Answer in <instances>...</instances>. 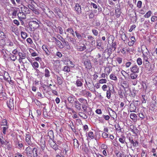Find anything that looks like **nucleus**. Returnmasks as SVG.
I'll use <instances>...</instances> for the list:
<instances>
[{
	"label": "nucleus",
	"mask_w": 157,
	"mask_h": 157,
	"mask_svg": "<svg viewBox=\"0 0 157 157\" xmlns=\"http://www.w3.org/2000/svg\"><path fill=\"white\" fill-rule=\"evenodd\" d=\"M141 50L143 54V59L145 61H147V59H148V57L150 58L149 54L150 52L146 47L144 45H142L141 47Z\"/></svg>",
	"instance_id": "1"
},
{
	"label": "nucleus",
	"mask_w": 157,
	"mask_h": 157,
	"mask_svg": "<svg viewBox=\"0 0 157 157\" xmlns=\"http://www.w3.org/2000/svg\"><path fill=\"white\" fill-rule=\"evenodd\" d=\"M30 21L29 23V28L30 31H34L36 29L38 28L39 26L40 22L37 21Z\"/></svg>",
	"instance_id": "2"
},
{
	"label": "nucleus",
	"mask_w": 157,
	"mask_h": 157,
	"mask_svg": "<svg viewBox=\"0 0 157 157\" xmlns=\"http://www.w3.org/2000/svg\"><path fill=\"white\" fill-rule=\"evenodd\" d=\"M146 63L144 64L145 70L147 73H151L152 71V66L148 61V59L147 61H145Z\"/></svg>",
	"instance_id": "3"
},
{
	"label": "nucleus",
	"mask_w": 157,
	"mask_h": 157,
	"mask_svg": "<svg viewBox=\"0 0 157 157\" xmlns=\"http://www.w3.org/2000/svg\"><path fill=\"white\" fill-rule=\"evenodd\" d=\"M4 79L7 81L9 84L11 85L13 84V82L11 79V78L9 76L8 73L7 72H5L3 76Z\"/></svg>",
	"instance_id": "4"
},
{
	"label": "nucleus",
	"mask_w": 157,
	"mask_h": 157,
	"mask_svg": "<svg viewBox=\"0 0 157 157\" xmlns=\"http://www.w3.org/2000/svg\"><path fill=\"white\" fill-rule=\"evenodd\" d=\"M48 143L50 146L55 150L59 149L58 145L52 140H49Z\"/></svg>",
	"instance_id": "5"
},
{
	"label": "nucleus",
	"mask_w": 157,
	"mask_h": 157,
	"mask_svg": "<svg viewBox=\"0 0 157 157\" xmlns=\"http://www.w3.org/2000/svg\"><path fill=\"white\" fill-rule=\"evenodd\" d=\"M25 138V140L27 144L29 145L33 146V144L31 141L30 135L27 133L26 134Z\"/></svg>",
	"instance_id": "6"
},
{
	"label": "nucleus",
	"mask_w": 157,
	"mask_h": 157,
	"mask_svg": "<svg viewBox=\"0 0 157 157\" xmlns=\"http://www.w3.org/2000/svg\"><path fill=\"white\" fill-rule=\"evenodd\" d=\"M130 71L133 73H138L139 71V68L136 65H134L130 68Z\"/></svg>",
	"instance_id": "7"
},
{
	"label": "nucleus",
	"mask_w": 157,
	"mask_h": 157,
	"mask_svg": "<svg viewBox=\"0 0 157 157\" xmlns=\"http://www.w3.org/2000/svg\"><path fill=\"white\" fill-rule=\"evenodd\" d=\"M7 105L8 107L10 110L13 109L14 108V104L13 99H10L9 101H7Z\"/></svg>",
	"instance_id": "8"
},
{
	"label": "nucleus",
	"mask_w": 157,
	"mask_h": 157,
	"mask_svg": "<svg viewBox=\"0 0 157 157\" xmlns=\"http://www.w3.org/2000/svg\"><path fill=\"white\" fill-rule=\"evenodd\" d=\"M21 12L26 15L29 14L30 13V10L28 8L24 6L21 7Z\"/></svg>",
	"instance_id": "9"
},
{
	"label": "nucleus",
	"mask_w": 157,
	"mask_h": 157,
	"mask_svg": "<svg viewBox=\"0 0 157 157\" xmlns=\"http://www.w3.org/2000/svg\"><path fill=\"white\" fill-rule=\"evenodd\" d=\"M18 56L19 58L18 61L20 63L22 62V60L24 59L26 57V54L23 53L21 52H19L18 53Z\"/></svg>",
	"instance_id": "10"
},
{
	"label": "nucleus",
	"mask_w": 157,
	"mask_h": 157,
	"mask_svg": "<svg viewBox=\"0 0 157 157\" xmlns=\"http://www.w3.org/2000/svg\"><path fill=\"white\" fill-rule=\"evenodd\" d=\"M62 148L64 149L63 152H65L66 154L69 151L70 149L69 147L66 143H64L62 145Z\"/></svg>",
	"instance_id": "11"
},
{
	"label": "nucleus",
	"mask_w": 157,
	"mask_h": 157,
	"mask_svg": "<svg viewBox=\"0 0 157 157\" xmlns=\"http://www.w3.org/2000/svg\"><path fill=\"white\" fill-rule=\"evenodd\" d=\"M75 10L78 14H80L81 13V9L78 4L76 3L75 7Z\"/></svg>",
	"instance_id": "12"
},
{
	"label": "nucleus",
	"mask_w": 157,
	"mask_h": 157,
	"mask_svg": "<svg viewBox=\"0 0 157 157\" xmlns=\"http://www.w3.org/2000/svg\"><path fill=\"white\" fill-rule=\"evenodd\" d=\"M26 153L28 156H31L33 151V149L30 147L28 146L25 149Z\"/></svg>",
	"instance_id": "13"
},
{
	"label": "nucleus",
	"mask_w": 157,
	"mask_h": 157,
	"mask_svg": "<svg viewBox=\"0 0 157 157\" xmlns=\"http://www.w3.org/2000/svg\"><path fill=\"white\" fill-rule=\"evenodd\" d=\"M26 14L22 12L21 11H20L17 14L18 17L20 20L25 19L26 18Z\"/></svg>",
	"instance_id": "14"
},
{
	"label": "nucleus",
	"mask_w": 157,
	"mask_h": 157,
	"mask_svg": "<svg viewBox=\"0 0 157 157\" xmlns=\"http://www.w3.org/2000/svg\"><path fill=\"white\" fill-rule=\"evenodd\" d=\"M129 140L131 144H132L134 147H137L138 146V142L136 140H133L132 138H130Z\"/></svg>",
	"instance_id": "15"
},
{
	"label": "nucleus",
	"mask_w": 157,
	"mask_h": 157,
	"mask_svg": "<svg viewBox=\"0 0 157 157\" xmlns=\"http://www.w3.org/2000/svg\"><path fill=\"white\" fill-rule=\"evenodd\" d=\"M67 100L69 103H73L74 102H75V101L77 100L75 96H73L69 97L67 98Z\"/></svg>",
	"instance_id": "16"
},
{
	"label": "nucleus",
	"mask_w": 157,
	"mask_h": 157,
	"mask_svg": "<svg viewBox=\"0 0 157 157\" xmlns=\"http://www.w3.org/2000/svg\"><path fill=\"white\" fill-rule=\"evenodd\" d=\"M74 104L75 108L78 110H80L81 109V104L77 100L75 101Z\"/></svg>",
	"instance_id": "17"
},
{
	"label": "nucleus",
	"mask_w": 157,
	"mask_h": 157,
	"mask_svg": "<svg viewBox=\"0 0 157 157\" xmlns=\"http://www.w3.org/2000/svg\"><path fill=\"white\" fill-rule=\"evenodd\" d=\"M84 64L86 68L90 69L91 67V66L89 60L87 59L84 62Z\"/></svg>",
	"instance_id": "18"
},
{
	"label": "nucleus",
	"mask_w": 157,
	"mask_h": 157,
	"mask_svg": "<svg viewBox=\"0 0 157 157\" xmlns=\"http://www.w3.org/2000/svg\"><path fill=\"white\" fill-rule=\"evenodd\" d=\"M33 157H38V150L36 147H34L33 149Z\"/></svg>",
	"instance_id": "19"
},
{
	"label": "nucleus",
	"mask_w": 157,
	"mask_h": 157,
	"mask_svg": "<svg viewBox=\"0 0 157 157\" xmlns=\"http://www.w3.org/2000/svg\"><path fill=\"white\" fill-rule=\"evenodd\" d=\"M42 48L47 55H49L50 54V52H49L46 45H43L42 46Z\"/></svg>",
	"instance_id": "20"
},
{
	"label": "nucleus",
	"mask_w": 157,
	"mask_h": 157,
	"mask_svg": "<svg viewBox=\"0 0 157 157\" xmlns=\"http://www.w3.org/2000/svg\"><path fill=\"white\" fill-rule=\"evenodd\" d=\"M30 63H31V64L32 66L33 67L34 69L38 68L39 67V65L38 63L36 61H34L33 62H31L29 60Z\"/></svg>",
	"instance_id": "21"
},
{
	"label": "nucleus",
	"mask_w": 157,
	"mask_h": 157,
	"mask_svg": "<svg viewBox=\"0 0 157 157\" xmlns=\"http://www.w3.org/2000/svg\"><path fill=\"white\" fill-rule=\"evenodd\" d=\"M86 47L84 44H82V45H79L77 46V49L78 51H82L86 49Z\"/></svg>",
	"instance_id": "22"
},
{
	"label": "nucleus",
	"mask_w": 157,
	"mask_h": 157,
	"mask_svg": "<svg viewBox=\"0 0 157 157\" xmlns=\"http://www.w3.org/2000/svg\"><path fill=\"white\" fill-rule=\"evenodd\" d=\"M125 137L124 136H122L120 138L119 140L122 144H125L127 146V143L125 142Z\"/></svg>",
	"instance_id": "23"
},
{
	"label": "nucleus",
	"mask_w": 157,
	"mask_h": 157,
	"mask_svg": "<svg viewBox=\"0 0 157 157\" xmlns=\"http://www.w3.org/2000/svg\"><path fill=\"white\" fill-rule=\"evenodd\" d=\"M136 108L135 105H130V107L129 108V110L131 112H136Z\"/></svg>",
	"instance_id": "24"
},
{
	"label": "nucleus",
	"mask_w": 157,
	"mask_h": 157,
	"mask_svg": "<svg viewBox=\"0 0 157 157\" xmlns=\"http://www.w3.org/2000/svg\"><path fill=\"white\" fill-rule=\"evenodd\" d=\"M130 117L131 119L133 121H136L137 120V116L135 113H131L130 115Z\"/></svg>",
	"instance_id": "25"
},
{
	"label": "nucleus",
	"mask_w": 157,
	"mask_h": 157,
	"mask_svg": "<svg viewBox=\"0 0 157 157\" xmlns=\"http://www.w3.org/2000/svg\"><path fill=\"white\" fill-rule=\"evenodd\" d=\"M48 136L49 137L50 139V140H52V138L54 137L53 131L51 130L49 131L48 132Z\"/></svg>",
	"instance_id": "26"
},
{
	"label": "nucleus",
	"mask_w": 157,
	"mask_h": 157,
	"mask_svg": "<svg viewBox=\"0 0 157 157\" xmlns=\"http://www.w3.org/2000/svg\"><path fill=\"white\" fill-rule=\"evenodd\" d=\"M45 73H44V76L48 78L49 77L50 75V72L49 70L47 68H45Z\"/></svg>",
	"instance_id": "27"
},
{
	"label": "nucleus",
	"mask_w": 157,
	"mask_h": 157,
	"mask_svg": "<svg viewBox=\"0 0 157 157\" xmlns=\"http://www.w3.org/2000/svg\"><path fill=\"white\" fill-rule=\"evenodd\" d=\"M62 70L65 72H69L70 71V69L68 66H67L63 67Z\"/></svg>",
	"instance_id": "28"
},
{
	"label": "nucleus",
	"mask_w": 157,
	"mask_h": 157,
	"mask_svg": "<svg viewBox=\"0 0 157 157\" xmlns=\"http://www.w3.org/2000/svg\"><path fill=\"white\" fill-rule=\"evenodd\" d=\"M135 73H132L130 74V77L131 79H136L138 75Z\"/></svg>",
	"instance_id": "29"
},
{
	"label": "nucleus",
	"mask_w": 157,
	"mask_h": 157,
	"mask_svg": "<svg viewBox=\"0 0 157 157\" xmlns=\"http://www.w3.org/2000/svg\"><path fill=\"white\" fill-rule=\"evenodd\" d=\"M121 86L124 88H128L129 85L128 82L126 81H124L121 84Z\"/></svg>",
	"instance_id": "30"
},
{
	"label": "nucleus",
	"mask_w": 157,
	"mask_h": 157,
	"mask_svg": "<svg viewBox=\"0 0 157 157\" xmlns=\"http://www.w3.org/2000/svg\"><path fill=\"white\" fill-rule=\"evenodd\" d=\"M41 141L40 142L39 145H40L42 151L44 150L45 147V141H44L43 142H42V144H41Z\"/></svg>",
	"instance_id": "31"
},
{
	"label": "nucleus",
	"mask_w": 157,
	"mask_h": 157,
	"mask_svg": "<svg viewBox=\"0 0 157 157\" xmlns=\"http://www.w3.org/2000/svg\"><path fill=\"white\" fill-rule=\"evenodd\" d=\"M56 44L57 45L58 47L60 48H62L63 47V46L62 43L59 40L56 42Z\"/></svg>",
	"instance_id": "32"
},
{
	"label": "nucleus",
	"mask_w": 157,
	"mask_h": 157,
	"mask_svg": "<svg viewBox=\"0 0 157 157\" xmlns=\"http://www.w3.org/2000/svg\"><path fill=\"white\" fill-rule=\"evenodd\" d=\"M74 144L75 147L78 148L79 145L78 141L76 139H74Z\"/></svg>",
	"instance_id": "33"
},
{
	"label": "nucleus",
	"mask_w": 157,
	"mask_h": 157,
	"mask_svg": "<svg viewBox=\"0 0 157 157\" xmlns=\"http://www.w3.org/2000/svg\"><path fill=\"white\" fill-rule=\"evenodd\" d=\"M67 31L71 34L73 36H75V35L74 34V31L73 30V29L71 28H68L67 29Z\"/></svg>",
	"instance_id": "34"
},
{
	"label": "nucleus",
	"mask_w": 157,
	"mask_h": 157,
	"mask_svg": "<svg viewBox=\"0 0 157 157\" xmlns=\"http://www.w3.org/2000/svg\"><path fill=\"white\" fill-rule=\"evenodd\" d=\"M88 137L89 139H92L94 138V135L93 133L92 132H90L88 134Z\"/></svg>",
	"instance_id": "35"
},
{
	"label": "nucleus",
	"mask_w": 157,
	"mask_h": 157,
	"mask_svg": "<svg viewBox=\"0 0 157 157\" xmlns=\"http://www.w3.org/2000/svg\"><path fill=\"white\" fill-rule=\"evenodd\" d=\"M151 14L152 12L151 11H149L144 15V17L145 18H148L151 15Z\"/></svg>",
	"instance_id": "36"
},
{
	"label": "nucleus",
	"mask_w": 157,
	"mask_h": 157,
	"mask_svg": "<svg viewBox=\"0 0 157 157\" xmlns=\"http://www.w3.org/2000/svg\"><path fill=\"white\" fill-rule=\"evenodd\" d=\"M79 115L80 117H82L84 119H86L87 118V116L85 114L82 112H80L79 113Z\"/></svg>",
	"instance_id": "37"
},
{
	"label": "nucleus",
	"mask_w": 157,
	"mask_h": 157,
	"mask_svg": "<svg viewBox=\"0 0 157 157\" xmlns=\"http://www.w3.org/2000/svg\"><path fill=\"white\" fill-rule=\"evenodd\" d=\"M111 90L110 89L107 91L106 92V97L107 98L109 99L111 97Z\"/></svg>",
	"instance_id": "38"
},
{
	"label": "nucleus",
	"mask_w": 157,
	"mask_h": 157,
	"mask_svg": "<svg viewBox=\"0 0 157 157\" xmlns=\"http://www.w3.org/2000/svg\"><path fill=\"white\" fill-rule=\"evenodd\" d=\"M76 84L77 86H81L82 85V83L79 79L77 80Z\"/></svg>",
	"instance_id": "39"
},
{
	"label": "nucleus",
	"mask_w": 157,
	"mask_h": 157,
	"mask_svg": "<svg viewBox=\"0 0 157 157\" xmlns=\"http://www.w3.org/2000/svg\"><path fill=\"white\" fill-rule=\"evenodd\" d=\"M21 37L23 39H25L27 36V34L25 32L21 31Z\"/></svg>",
	"instance_id": "40"
},
{
	"label": "nucleus",
	"mask_w": 157,
	"mask_h": 157,
	"mask_svg": "<svg viewBox=\"0 0 157 157\" xmlns=\"http://www.w3.org/2000/svg\"><path fill=\"white\" fill-rule=\"evenodd\" d=\"M79 101L81 103H83L84 104L87 103V101L86 100L83 98H80L78 99Z\"/></svg>",
	"instance_id": "41"
},
{
	"label": "nucleus",
	"mask_w": 157,
	"mask_h": 157,
	"mask_svg": "<svg viewBox=\"0 0 157 157\" xmlns=\"http://www.w3.org/2000/svg\"><path fill=\"white\" fill-rule=\"evenodd\" d=\"M7 120L5 119L2 121L1 125V126H6L7 125Z\"/></svg>",
	"instance_id": "42"
},
{
	"label": "nucleus",
	"mask_w": 157,
	"mask_h": 157,
	"mask_svg": "<svg viewBox=\"0 0 157 157\" xmlns=\"http://www.w3.org/2000/svg\"><path fill=\"white\" fill-rule=\"evenodd\" d=\"M2 132L4 134H6V131L7 130L8 128V127L7 125H6L5 126L3 127L2 128Z\"/></svg>",
	"instance_id": "43"
},
{
	"label": "nucleus",
	"mask_w": 157,
	"mask_h": 157,
	"mask_svg": "<svg viewBox=\"0 0 157 157\" xmlns=\"http://www.w3.org/2000/svg\"><path fill=\"white\" fill-rule=\"evenodd\" d=\"M110 78L111 79L116 81L117 80V77L114 74H111L110 75Z\"/></svg>",
	"instance_id": "44"
},
{
	"label": "nucleus",
	"mask_w": 157,
	"mask_h": 157,
	"mask_svg": "<svg viewBox=\"0 0 157 157\" xmlns=\"http://www.w3.org/2000/svg\"><path fill=\"white\" fill-rule=\"evenodd\" d=\"M56 77L58 84L60 85L62 83V78L58 75H56Z\"/></svg>",
	"instance_id": "45"
},
{
	"label": "nucleus",
	"mask_w": 157,
	"mask_h": 157,
	"mask_svg": "<svg viewBox=\"0 0 157 157\" xmlns=\"http://www.w3.org/2000/svg\"><path fill=\"white\" fill-rule=\"evenodd\" d=\"M137 63L139 65H141L142 63V59L140 58H138L137 59Z\"/></svg>",
	"instance_id": "46"
},
{
	"label": "nucleus",
	"mask_w": 157,
	"mask_h": 157,
	"mask_svg": "<svg viewBox=\"0 0 157 157\" xmlns=\"http://www.w3.org/2000/svg\"><path fill=\"white\" fill-rule=\"evenodd\" d=\"M139 116L141 120L145 118V115L144 113L141 112L139 113Z\"/></svg>",
	"instance_id": "47"
},
{
	"label": "nucleus",
	"mask_w": 157,
	"mask_h": 157,
	"mask_svg": "<svg viewBox=\"0 0 157 157\" xmlns=\"http://www.w3.org/2000/svg\"><path fill=\"white\" fill-rule=\"evenodd\" d=\"M75 33L76 37L78 39H82V35L80 33H79L77 31H75Z\"/></svg>",
	"instance_id": "48"
},
{
	"label": "nucleus",
	"mask_w": 157,
	"mask_h": 157,
	"mask_svg": "<svg viewBox=\"0 0 157 157\" xmlns=\"http://www.w3.org/2000/svg\"><path fill=\"white\" fill-rule=\"evenodd\" d=\"M10 58L11 60L15 61L17 59V56L13 55L11 54L10 55Z\"/></svg>",
	"instance_id": "49"
},
{
	"label": "nucleus",
	"mask_w": 157,
	"mask_h": 157,
	"mask_svg": "<svg viewBox=\"0 0 157 157\" xmlns=\"http://www.w3.org/2000/svg\"><path fill=\"white\" fill-rule=\"evenodd\" d=\"M131 79L132 80H131V82L132 84L134 86L136 85L137 83V80L136 79Z\"/></svg>",
	"instance_id": "50"
},
{
	"label": "nucleus",
	"mask_w": 157,
	"mask_h": 157,
	"mask_svg": "<svg viewBox=\"0 0 157 157\" xmlns=\"http://www.w3.org/2000/svg\"><path fill=\"white\" fill-rule=\"evenodd\" d=\"M121 38L122 40L124 41H125L126 40L127 38L126 36L125 33H123L122 34Z\"/></svg>",
	"instance_id": "51"
},
{
	"label": "nucleus",
	"mask_w": 157,
	"mask_h": 157,
	"mask_svg": "<svg viewBox=\"0 0 157 157\" xmlns=\"http://www.w3.org/2000/svg\"><path fill=\"white\" fill-rule=\"evenodd\" d=\"M3 137L2 136H0V142L2 144H6V142L3 140Z\"/></svg>",
	"instance_id": "52"
},
{
	"label": "nucleus",
	"mask_w": 157,
	"mask_h": 157,
	"mask_svg": "<svg viewBox=\"0 0 157 157\" xmlns=\"http://www.w3.org/2000/svg\"><path fill=\"white\" fill-rule=\"evenodd\" d=\"M145 98V95H142V102L143 103H145L146 102V101Z\"/></svg>",
	"instance_id": "53"
},
{
	"label": "nucleus",
	"mask_w": 157,
	"mask_h": 157,
	"mask_svg": "<svg viewBox=\"0 0 157 157\" xmlns=\"http://www.w3.org/2000/svg\"><path fill=\"white\" fill-rule=\"evenodd\" d=\"M121 73L122 75L124 76V77H125L126 75H128V76H129V74H128L124 70H122L121 71Z\"/></svg>",
	"instance_id": "54"
},
{
	"label": "nucleus",
	"mask_w": 157,
	"mask_h": 157,
	"mask_svg": "<svg viewBox=\"0 0 157 157\" xmlns=\"http://www.w3.org/2000/svg\"><path fill=\"white\" fill-rule=\"evenodd\" d=\"M107 82V80L105 79H101L99 81V82L100 83H106Z\"/></svg>",
	"instance_id": "55"
},
{
	"label": "nucleus",
	"mask_w": 157,
	"mask_h": 157,
	"mask_svg": "<svg viewBox=\"0 0 157 157\" xmlns=\"http://www.w3.org/2000/svg\"><path fill=\"white\" fill-rule=\"evenodd\" d=\"M142 2L140 1H139L138 2L137 4V6L139 8H140L142 6Z\"/></svg>",
	"instance_id": "56"
},
{
	"label": "nucleus",
	"mask_w": 157,
	"mask_h": 157,
	"mask_svg": "<svg viewBox=\"0 0 157 157\" xmlns=\"http://www.w3.org/2000/svg\"><path fill=\"white\" fill-rule=\"evenodd\" d=\"M101 148L104 150L106 149L107 148V146L105 144H102L101 146Z\"/></svg>",
	"instance_id": "57"
},
{
	"label": "nucleus",
	"mask_w": 157,
	"mask_h": 157,
	"mask_svg": "<svg viewBox=\"0 0 157 157\" xmlns=\"http://www.w3.org/2000/svg\"><path fill=\"white\" fill-rule=\"evenodd\" d=\"M92 32L93 34L95 36H97L98 35V32L97 30L95 29H93L92 30Z\"/></svg>",
	"instance_id": "58"
},
{
	"label": "nucleus",
	"mask_w": 157,
	"mask_h": 157,
	"mask_svg": "<svg viewBox=\"0 0 157 157\" xmlns=\"http://www.w3.org/2000/svg\"><path fill=\"white\" fill-rule=\"evenodd\" d=\"M108 135L105 132H103L102 134V136L103 138H106L108 137Z\"/></svg>",
	"instance_id": "59"
},
{
	"label": "nucleus",
	"mask_w": 157,
	"mask_h": 157,
	"mask_svg": "<svg viewBox=\"0 0 157 157\" xmlns=\"http://www.w3.org/2000/svg\"><path fill=\"white\" fill-rule=\"evenodd\" d=\"M117 61L119 64H120L122 62V59L121 57H118L117 58Z\"/></svg>",
	"instance_id": "60"
},
{
	"label": "nucleus",
	"mask_w": 157,
	"mask_h": 157,
	"mask_svg": "<svg viewBox=\"0 0 157 157\" xmlns=\"http://www.w3.org/2000/svg\"><path fill=\"white\" fill-rule=\"evenodd\" d=\"M58 29L59 30V32L60 34H62L63 32V30L62 28L60 26H58L57 27Z\"/></svg>",
	"instance_id": "61"
},
{
	"label": "nucleus",
	"mask_w": 157,
	"mask_h": 157,
	"mask_svg": "<svg viewBox=\"0 0 157 157\" xmlns=\"http://www.w3.org/2000/svg\"><path fill=\"white\" fill-rule=\"evenodd\" d=\"M103 117L106 121L109 120L110 118V117L108 115H103Z\"/></svg>",
	"instance_id": "62"
},
{
	"label": "nucleus",
	"mask_w": 157,
	"mask_h": 157,
	"mask_svg": "<svg viewBox=\"0 0 157 157\" xmlns=\"http://www.w3.org/2000/svg\"><path fill=\"white\" fill-rule=\"evenodd\" d=\"M157 20V17L156 16H152L151 18V21L154 22L155 21Z\"/></svg>",
	"instance_id": "63"
},
{
	"label": "nucleus",
	"mask_w": 157,
	"mask_h": 157,
	"mask_svg": "<svg viewBox=\"0 0 157 157\" xmlns=\"http://www.w3.org/2000/svg\"><path fill=\"white\" fill-rule=\"evenodd\" d=\"M26 41L28 43L30 44H31L33 43V41L32 39L30 38H27V39L26 40Z\"/></svg>",
	"instance_id": "64"
}]
</instances>
